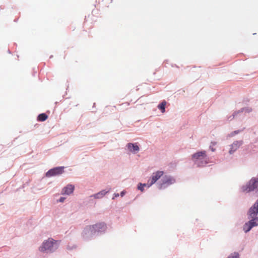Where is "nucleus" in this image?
<instances>
[{"mask_svg": "<svg viewBox=\"0 0 258 258\" xmlns=\"http://www.w3.org/2000/svg\"><path fill=\"white\" fill-rule=\"evenodd\" d=\"M164 172L162 171H158L153 173L152 176L148 181V187L154 184L161 176L163 175Z\"/></svg>", "mask_w": 258, "mask_h": 258, "instance_id": "7ed1b4c3", "label": "nucleus"}, {"mask_svg": "<svg viewBox=\"0 0 258 258\" xmlns=\"http://www.w3.org/2000/svg\"><path fill=\"white\" fill-rule=\"evenodd\" d=\"M106 226L104 223H99L90 226V229L92 233L96 232H102L105 230Z\"/></svg>", "mask_w": 258, "mask_h": 258, "instance_id": "423d86ee", "label": "nucleus"}, {"mask_svg": "<svg viewBox=\"0 0 258 258\" xmlns=\"http://www.w3.org/2000/svg\"><path fill=\"white\" fill-rule=\"evenodd\" d=\"M216 144H217V143H216V142H211V145H212V146H215Z\"/></svg>", "mask_w": 258, "mask_h": 258, "instance_id": "412c9836", "label": "nucleus"}, {"mask_svg": "<svg viewBox=\"0 0 258 258\" xmlns=\"http://www.w3.org/2000/svg\"><path fill=\"white\" fill-rule=\"evenodd\" d=\"M109 191V190L108 191H105L104 190H103L99 192H98L97 194H95L94 195V197L95 198V199H100V198H102L105 194H106Z\"/></svg>", "mask_w": 258, "mask_h": 258, "instance_id": "ddd939ff", "label": "nucleus"}, {"mask_svg": "<svg viewBox=\"0 0 258 258\" xmlns=\"http://www.w3.org/2000/svg\"><path fill=\"white\" fill-rule=\"evenodd\" d=\"M175 182L174 179L171 176L165 175L161 180V183L159 185V188L162 189L164 185H170Z\"/></svg>", "mask_w": 258, "mask_h": 258, "instance_id": "0eeeda50", "label": "nucleus"}, {"mask_svg": "<svg viewBox=\"0 0 258 258\" xmlns=\"http://www.w3.org/2000/svg\"><path fill=\"white\" fill-rule=\"evenodd\" d=\"M258 213V199L256 200L253 205L249 209L247 215L248 218H258L257 216Z\"/></svg>", "mask_w": 258, "mask_h": 258, "instance_id": "20e7f679", "label": "nucleus"}, {"mask_svg": "<svg viewBox=\"0 0 258 258\" xmlns=\"http://www.w3.org/2000/svg\"><path fill=\"white\" fill-rule=\"evenodd\" d=\"M197 164H198L199 166H203V163H199V162H198Z\"/></svg>", "mask_w": 258, "mask_h": 258, "instance_id": "5701e85b", "label": "nucleus"}, {"mask_svg": "<svg viewBox=\"0 0 258 258\" xmlns=\"http://www.w3.org/2000/svg\"><path fill=\"white\" fill-rule=\"evenodd\" d=\"M148 184H149L148 183H144V184H142V183H140L138 185V188L139 190H140L141 191H144V187H145V186H148Z\"/></svg>", "mask_w": 258, "mask_h": 258, "instance_id": "f3484780", "label": "nucleus"}, {"mask_svg": "<svg viewBox=\"0 0 258 258\" xmlns=\"http://www.w3.org/2000/svg\"><path fill=\"white\" fill-rule=\"evenodd\" d=\"M119 196V194H114V197H118Z\"/></svg>", "mask_w": 258, "mask_h": 258, "instance_id": "b1692460", "label": "nucleus"}, {"mask_svg": "<svg viewBox=\"0 0 258 258\" xmlns=\"http://www.w3.org/2000/svg\"><path fill=\"white\" fill-rule=\"evenodd\" d=\"M48 116L45 113L40 114L37 117V120L40 121H43L47 119Z\"/></svg>", "mask_w": 258, "mask_h": 258, "instance_id": "2eb2a0df", "label": "nucleus"}, {"mask_svg": "<svg viewBox=\"0 0 258 258\" xmlns=\"http://www.w3.org/2000/svg\"><path fill=\"white\" fill-rule=\"evenodd\" d=\"M166 104V102L165 101H163L158 105V108L161 110L162 113H164L165 111V106Z\"/></svg>", "mask_w": 258, "mask_h": 258, "instance_id": "4468645a", "label": "nucleus"}, {"mask_svg": "<svg viewBox=\"0 0 258 258\" xmlns=\"http://www.w3.org/2000/svg\"><path fill=\"white\" fill-rule=\"evenodd\" d=\"M126 106H128L129 105V103H127V102H126L124 103Z\"/></svg>", "mask_w": 258, "mask_h": 258, "instance_id": "393cba45", "label": "nucleus"}, {"mask_svg": "<svg viewBox=\"0 0 258 258\" xmlns=\"http://www.w3.org/2000/svg\"><path fill=\"white\" fill-rule=\"evenodd\" d=\"M124 194H125V191H122L120 193V196L121 197H123L124 195Z\"/></svg>", "mask_w": 258, "mask_h": 258, "instance_id": "4be33fe9", "label": "nucleus"}, {"mask_svg": "<svg viewBox=\"0 0 258 258\" xmlns=\"http://www.w3.org/2000/svg\"><path fill=\"white\" fill-rule=\"evenodd\" d=\"M64 167H57L49 170L46 173V176L50 177L53 176L61 174L63 173Z\"/></svg>", "mask_w": 258, "mask_h": 258, "instance_id": "39448f33", "label": "nucleus"}, {"mask_svg": "<svg viewBox=\"0 0 258 258\" xmlns=\"http://www.w3.org/2000/svg\"><path fill=\"white\" fill-rule=\"evenodd\" d=\"M210 148L211 150H212V151L214 152L215 151V149H214L213 146H212V145H211L210 146Z\"/></svg>", "mask_w": 258, "mask_h": 258, "instance_id": "aec40b11", "label": "nucleus"}, {"mask_svg": "<svg viewBox=\"0 0 258 258\" xmlns=\"http://www.w3.org/2000/svg\"><path fill=\"white\" fill-rule=\"evenodd\" d=\"M75 187L74 185L72 184H68L66 186H65L62 190L61 194L62 195H70L74 190Z\"/></svg>", "mask_w": 258, "mask_h": 258, "instance_id": "1a4fd4ad", "label": "nucleus"}, {"mask_svg": "<svg viewBox=\"0 0 258 258\" xmlns=\"http://www.w3.org/2000/svg\"><path fill=\"white\" fill-rule=\"evenodd\" d=\"M239 255L238 253L234 252V253H231L228 258H239Z\"/></svg>", "mask_w": 258, "mask_h": 258, "instance_id": "a211bd4d", "label": "nucleus"}, {"mask_svg": "<svg viewBox=\"0 0 258 258\" xmlns=\"http://www.w3.org/2000/svg\"><path fill=\"white\" fill-rule=\"evenodd\" d=\"M241 145V142L238 141L234 142L233 144H232L231 150L229 151L230 154H232L233 152L236 150Z\"/></svg>", "mask_w": 258, "mask_h": 258, "instance_id": "9b49d317", "label": "nucleus"}, {"mask_svg": "<svg viewBox=\"0 0 258 258\" xmlns=\"http://www.w3.org/2000/svg\"><path fill=\"white\" fill-rule=\"evenodd\" d=\"M192 159L195 162H198V160H204L206 158V154L205 151L198 152L192 156Z\"/></svg>", "mask_w": 258, "mask_h": 258, "instance_id": "6e6552de", "label": "nucleus"}, {"mask_svg": "<svg viewBox=\"0 0 258 258\" xmlns=\"http://www.w3.org/2000/svg\"><path fill=\"white\" fill-rule=\"evenodd\" d=\"M57 242V241L54 240L52 238H49L47 240L43 242L42 245L39 247V250L42 252H44L46 250H51L54 243Z\"/></svg>", "mask_w": 258, "mask_h": 258, "instance_id": "f03ea898", "label": "nucleus"}, {"mask_svg": "<svg viewBox=\"0 0 258 258\" xmlns=\"http://www.w3.org/2000/svg\"><path fill=\"white\" fill-rule=\"evenodd\" d=\"M127 147L128 150L133 153L138 152L139 150V147L136 144L128 143Z\"/></svg>", "mask_w": 258, "mask_h": 258, "instance_id": "9d476101", "label": "nucleus"}, {"mask_svg": "<svg viewBox=\"0 0 258 258\" xmlns=\"http://www.w3.org/2000/svg\"><path fill=\"white\" fill-rule=\"evenodd\" d=\"M252 228L248 222L246 223L243 226V230L245 232H248Z\"/></svg>", "mask_w": 258, "mask_h": 258, "instance_id": "dca6fc26", "label": "nucleus"}, {"mask_svg": "<svg viewBox=\"0 0 258 258\" xmlns=\"http://www.w3.org/2000/svg\"><path fill=\"white\" fill-rule=\"evenodd\" d=\"M65 200V198H63V197H61L60 198L59 201L60 202H63L64 201V200Z\"/></svg>", "mask_w": 258, "mask_h": 258, "instance_id": "6ab92c4d", "label": "nucleus"}, {"mask_svg": "<svg viewBox=\"0 0 258 258\" xmlns=\"http://www.w3.org/2000/svg\"><path fill=\"white\" fill-rule=\"evenodd\" d=\"M248 223L252 228L258 225V218H251Z\"/></svg>", "mask_w": 258, "mask_h": 258, "instance_id": "f8f14e48", "label": "nucleus"}, {"mask_svg": "<svg viewBox=\"0 0 258 258\" xmlns=\"http://www.w3.org/2000/svg\"><path fill=\"white\" fill-rule=\"evenodd\" d=\"M258 188V178H252L245 186L242 187L243 192H250Z\"/></svg>", "mask_w": 258, "mask_h": 258, "instance_id": "f257e3e1", "label": "nucleus"}]
</instances>
